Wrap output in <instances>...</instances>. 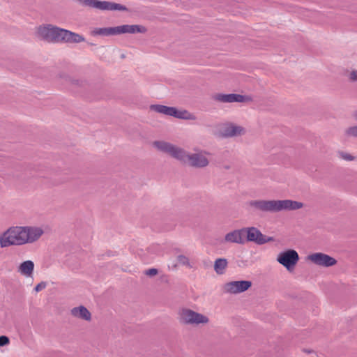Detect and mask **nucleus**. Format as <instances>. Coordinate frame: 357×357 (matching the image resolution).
<instances>
[{"label":"nucleus","instance_id":"obj_7","mask_svg":"<svg viewBox=\"0 0 357 357\" xmlns=\"http://www.w3.org/2000/svg\"><path fill=\"white\" fill-rule=\"evenodd\" d=\"M181 321L186 324L199 325L208 323V318L190 309H183L180 313Z\"/></svg>","mask_w":357,"mask_h":357},{"label":"nucleus","instance_id":"obj_19","mask_svg":"<svg viewBox=\"0 0 357 357\" xmlns=\"http://www.w3.org/2000/svg\"><path fill=\"white\" fill-rule=\"evenodd\" d=\"M227 260L225 258H219L215 261L214 270L216 273L222 275L225 273V271L227 266Z\"/></svg>","mask_w":357,"mask_h":357},{"label":"nucleus","instance_id":"obj_25","mask_svg":"<svg viewBox=\"0 0 357 357\" xmlns=\"http://www.w3.org/2000/svg\"><path fill=\"white\" fill-rule=\"evenodd\" d=\"M9 338L7 336H0V347H3L9 344Z\"/></svg>","mask_w":357,"mask_h":357},{"label":"nucleus","instance_id":"obj_12","mask_svg":"<svg viewBox=\"0 0 357 357\" xmlns=\"http://www.w3.org/2000/svg\"><path fill=\"white\" fill-rule=\"evenodd\" d=\"M245 132L244 128L231 123L224 124L220 129V133L225 137L241 136Z\"/></svg>","mask_w":357,"mask_h":357},{"label":"nucleus","instance_id":"obj_6","mask_svg":"<svg viewBox=\"0 0 357 357\" xmlns=\"http://www.w3.org/2000/svg\"><path fill=\"white\" fill-rule=\"evenodd\" d=\"M150 109L155 112L167 116H174L180 119H195V116L187 110H178L174 107L162 105H151Z\"/></svg>","mask_w":357,"mask_h":357},{"label":"nucleus","instance_id":"obj_24","mask_svg":"<svg viewBox=\"0 0 357 357\" xmlns=\"http://www.w3.org/2000/svg\"><path fill=\"white\" fill-rule=\"evenodd\" d=\"M158 273V269L156 268H149L145 271V275L152 277L157 275Z\"/></svg>","mask_w":357,"mask_h":357},{"label":"nucleus","instance_id":"obj_13","mask_svg":"<svg viewBox=\"0 0 357 357\" xmlns=\"http://www.w3.org/2000/svg\"><path fill=\"white\" fill-rule=\"evenodd\" d=\"M147 31L146 28L142 25L137 24H123L115 26V35H120L123 33H144Z\"/></svg>","mask_w":357,"mask_h":357},{"label":"nucleus","instance_id":"obj_22","mask_svg":"<svg viewBox=\"0 0 357 357\" xmlns=\"http://www.w3.org/2000/svg\"><path fill=\"white\" fill-rule=\"evenodd\" d=\"M345 134L349 137H357V126H351L346 129Z\"/></svg>","mask_w":357,"mask_h":357},{"label":"nucleus","instance_id":"obj_18","mask_svg":"<svg viewBox=\"0 0 357 357\" xmlns=\"http://www.w3.org/2000/svg\"><path fill=\"white\" fill-rule=\"evenodd\" d=\"M71 314L73 316L82 319L84 320L89 321L91 319V313L84 306H79L73 308L71 310Z\"/></svg>","mask_w":357,"mask_h":357},{"label":"nucleus","instance_id":"obj_11","mask_svg":"<svg viewBox=\"0 0 357 357\" xmlns=\"http://www.w3.org/2000/svg\"><path fill=\"white\" fill-rule=\"evenodd\" d=\"M307 259L316 265L329 267L336 264L335 258L321 252H316L308 255Z\"/></svg>","mask_w":357,"mask_h":357},{"label":"nucleus","instance_id":"obj_21","mask_svg":"<svg viewBox=\"0 0 357 357\" xmlns=\"http://www.w3.org/2000/svg\"><path fill=\"white\" fill-rule=\"evenodd\" d=\"M337 155L340 158L346 160V161H354L356 160V157L352 155L351 154L344 152V151H338Z\"/></svg>","mask_w":357,"mask_h":357},{"label":"nucleus","instance_id":"obj_16","mask_svg":"<svg viewBox=\"0 0 357 357\" xmlns=\"http://www.w3.org/2000/svg\"><path fill=\"white\" fill-rule=\"evenodd\" d=\"M84 40L82 35L63 29L61 43H79Z\"/></svg>","mask_w":357,"mask_h":357},{"label":"nucleus","instance_id":"obj_5","mask_svg":"<svg viewBox=\"0 0 357 357\" xmlns=\"http://www.w3.org/2000/svg\"><path fill=\"white\" fill-rule=\"evenodd\" d=\"M81 5L101 10H127V8L119 3L99 0H76Z\"/></svg>","mask_w":357,"mask_h":357},{"label":"nucleus","instance_id":"obj_27","mask_svg":"<svg viewBox=\"0 0 357 357\" xmlns=\"http://www.w3.org/2000/svg\"><path fill=\"white\" fill-rule=\"evenodd\" d=\"M349 78L352 82L357 81V71L352 70L349 75Z\"/></svg>","mask_w":357,"mask_h":357},{"label":"nucleus","instance_id":"obj_2","mask_svg":"<svg viewBox=\"0 0 357 357\" xmlns=\"http://www.w3.org/2000/svg\"><path fill=\"white\" fill-rule=\"evenodd\" d=\"M153 145L158 151L167 153L180 161L188 162L190 166L193 167L204 168L207 167L210 162L208 156L211 155V153L204 150L195 149V153H187L184 149L164 141H155Z\"/></svg>","mask_w":357,"mask_h":357},{"label":"nucleus","instance_id":"obj_1","mask_svg":"<svg viewBox=\"0 0 357 357\" xmlns=\"http://www.w3.org/2000/svg\"><path fill=\"white\" fill-rule=\"evenodd\" d=\"M44 230L37 226H11L0 234V247L21 246L38 241Z\"/></svg>","mask_w":357,"mask_h":357},{"label":"nucleus","instance_id":"obj_8","mask_svg":"<svg viewBox=\"0 0 357 357\" xmlns=\"http://www.w3.org/2000/svg\"><path fill=\"white\" fill-rule=\"evenodd\" d=\"M298 260V252L291 249L280 252L277 257V261L289 271L294 268Z\"/></svg>","mask_w":357,"mask_h":357},{"label":"nucleus","instance_id":"obj_20","mask_svg":"<svg viewBox=\"0 0 357 357\" xmlns=\"http://www.w3.org/2000/svg\"><path fill=\"white\" fill-rule=\"evenodd\" d=\"M95 35L115 36V27L97 28L93 31Z\"/></svg>","mask_w":357,"mask_h":357},{"label":"nucleus","instance_id":"obj_15","mask_svg":"<svg viewBox=\"0 0 357 357\" xmlns=\"http://www.w3.org/2000/svg\"><path fill=\"white\" fill-rule=\"evenodd\" d=\"M225 241L227 243H233L243 244L245 242L243 228L235 229L225 236Z\"/></svg>","mask_w":357,"mask_h":357},{"label":"nucleus","instance_id":"obj_26","mask_svg":"<svg viewBox=\"0 0 357 357\" xmlns=\"http://www.w3.org/2000/svg\"><path fill=\"white\" fill-rule=\"evenodd\" d=\"M47 286V284L46 282H40L39 284H38L36 287H35V291L36 292H38V291H40L41 290L44 289Z\"/></svg>","mask_w":357,"mask_h":357},{"label":"nucleus","instance_id":"obj_10","mask_svg":"<svg viewBox=\"0 0 357 357\" xmlns=\"http://www.w3.org/2000/svg\"><path fill=\"white\" fill-rule=\"evenodd\" d=\"M252 286L248 280L232 281L224 284L223 290L225 293L237 294L245 291Z\"/></svg>","mask_w":357,"mask_h":357},{"label":"nucleus","instance_id":"obj_4","mask_svg":"<svg viewBox=\"0 0 357 357\" xmlns=\"http://www.w3.org/2000/svg\"><path fill=\"white\" fill-rule=\"evenodd\" d=\"M63 29L52 24H44L36 29V36L37 38L48 43H61Z\"/></svg>","mask_w":357,"mask_h":357},{"label":"nucleus","instance_id":"obj_3","mask_svg":"<svg viewBox=\"0 0 357 357\" xmlns=\"http://www.w3.org/2000/svg\"><path fill=\"white\" fill-rule=\"evenodd\" d=\"M254 209L265 213H277L281 211H294L303 206L302 202L290 199L284 200H252L248 203Z\"/></svg>","mask_w":357,"mask_h":357},{"label":"nucleus","instance_id":"obj_23","mask_svg":"<svg viewBox=\"0 0 357 357\" xmlns=\"http://www.w3.org/2000/svg\"><path fill=\"white\" fill-rule=\"evenodd\" d=\"M178 262L182 265L188 266L189 265V259L187 257L184 255H179L178 257Z\"/></svg>","mask_w":357,"mask_h":357},{"label":"nucleus","instance_id":"obj_28","mask_svg":"<svg viewBox=\"0 0 357 357\" xmlns=\"http://www.w3.org/2000/svg\"><path fill=\"white\" fill-rule=\"evenodd\" d=\"M354 118L357 120V110L355 111L354 114Z\"/></svg>","mask_w":357,"mask_h":357},{"label":"nucleus","instance_id":"obj_9","mask_svg":"<svg viewBox=\"0 0 357 357\" xmlns=\"http://www.w3.org/2000/svg\"><path fill=\"white\" fill-rule=\"evenodd\" d=\"M244 236L246 235L248 241L255 242L262 245L268 242L273 241V238L264 235L257 228L255 227H245Z\"/></svg>","mask_w":357,"mask_h":357},{"label":"nucleus","instance_id":"obj_14","mask_svg":"<svg viewBox=\"0 0 357 357\" xmlns=\"http://www.w3.org/2000/svg\"><path fill=\"white\" fill-rule=\"evenodd\" d=\"M213 100L221 102H243L248 98L240 94H222L217 93L213 96Z\"/></svg>","mask_w":357,"mask_h":357},{"label":"nucleus","instance_id":"obj_17","mask_svg":"<svg viewBox=\"0 0 357 357\" xmlns=\"http://www.w3.org/2000/svg\"><path fill=\"white\" fill-rule=\"evenodd\" d=\"M34 269V263L31 260L22 262L18 267V272L26 277L31 276Z\"/></svg>","mask_w":357,"mask_h":357}]
</instances>
